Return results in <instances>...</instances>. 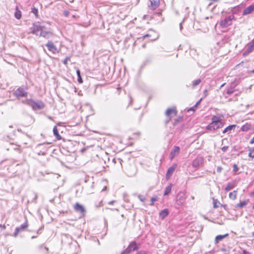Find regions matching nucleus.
Segmentation results:
<instances>
[{
	"label": "nucleus",
	"instance_id": "nucleus-1",
	"mask_svg": "<svg viewBox=\"0 0 254 254\" xmlns=\"http://www.w3.org/2000/svg\"><path fill=\"white\" fill-rule=\"evenodd\" d=\"M31 32L35 35L49 39L53 36L52 32L48 30L45 26L41 25L38 22L33 23L31 27Z\"/></svg>",
	"mask_w": 254,
	"mask_h": 254
},
{
	"label": "nucleus",
	"instance_id": "nucleus-2",
	"mask_svg": "<svg viewBox=\"0 0 254 254\" xmlns=\"http://www.w3.org/2000/svg\"><path fill=\"white\" fill-rule=\"evenodd\" d=\"M224 13H226L223 11L222 12V18L219 22V25L221 28H227L232 24V21L234 20L235 16L233 14H229L228 15H224Z\"/></svg>",
	"mask_w": 254,
	"mask_h": 254
},
{
	"label": "nucleus",
	"instance_id": "nucleus-3",
	"mask_svg": "<svg viewBox=\"0 0 254 254\" xmlns=\"http://www.w3.org/2000/svg\"><path fill=\"white\" fill-rule=\"evenodd\" d=\"M22 103L30 106L34 110L43 109L45 107V104L42 101L35 102L31 99L23 100Z\"/></svg>",
	"mask_w": 254,
	"mask_h": 254
},
{
	"label": "nucleus",
	"instance_id": "nucleus-4",
	"mask_svg": "<svg viewBox=\"0 0 254 254\" xmlns=\"http://www.w3.org/2000/svg\"><path fill=\"white\" fill-rule=\"evenodd\" d=\"M140 248V244L135 241L131 242L128 247L121 254H128L132 251H137Z\"/></svg>",
	"mask_w": 254,
	"mask_h": 254
},
{
	"label": "nucleus",
	"instance_id": "nucleus-5",
	"mask_svg": "<svg viewBox=\"0 0 254 254\" xmlns=\"http://www.w3.org/2000/svg\"><path fill=\"white\" fill-rule=\"evenodd\" d=\"M28 225L27 223V221H26V222L21 225L20 226L17 227L15 228V232L13 234V236L14 237H16L19 233L25 231L26 228L28 227Z\"/></svg>",
	"mask_w": 254,
	"mask_h": 254
},
{
	"label": "nucleus",
	"instance_id": "nucleus-6",
	"mask_svg": "<svg viewBox=\"0 0 254 254\" xmlns=\"http://www.w3.org/2000/svg\"><path fill=\"white\" fill-rule=\"evenodd\" d=\"M177 114V111L175 108H168L165 113L166 116L169 118V119L166 121V124H168L171 119L172 117L176 116Z\"/></svg>",
	"mask_w": 254,
	"mask_h": 254
},
{
	"label": "nucleus",
	"instance_id": "nucleus-7",
	"mask_svg": "<svg viewBox=\"0 0 254 254\" xmlns=\"http://www.w3.org/2000/svg\"><path fill=\"white\" fill-rule=\"evenodd\" d=\"M13 94L18 98L24 97L27 96V92L24 88L20 87L14 92Z\"/></svg>",
	"mask_w": 254,
	"mask_h": 254
},
{
	"label": "nucleus",
	"instance_id": "nucleus-8",
	"mask_svg": "<svg viewBox=\"0 0 254 254\" xmlns=\"http://www.w3.org/2000/svg\"><path fill=\"white\" fill-rule=\"evenodd\" d=\"M204 159L201 156H197V157L192 161V166L193 168H197L202 165Z\"/></svg>",
	"mask_w": 254,
	"mask_h": 254
},
{
	"label": "nucleus",
	"instance_id": "nucleus-9",
	"mask_svg": "<svg viewBox=\"0 0 254 254\" xmlns=\"http://www.w3.org/2000/svg\"><path fill=\"white\" fill-rule=\"evenodd\" d=\"M48 49L54 54L58 53V49L56 46L54 44L53 42L51 41H49L46 45Z\"/></svg>",
	"mask_w": 254,
	"mask_h": 254
},
{
	"label": "nucleus",
	"instance_id": "nucleus-10",
	"mask_svg": "<svg viewBox=\"0 0 254 254\" xmlns=\"http://www.w3.org/2000/svg\"><path fill=\"white\" fill-rule=\"evenodd\" d=\"M184 193H179L176 199V203L179 206H181L185 201L186 197Z\"/></svg>",
	"mask_w": 254,
	"mask_h": 254
},
{
	"label": "nucleus",
	"instance_id": "nucleus-11",
	"mask_svg": "<svg viewBox=\"0 0 254 254\" xmlns=\"http://www.w3.org/2000/svg\"><path fill=\"white\" fill-rule=\"evenodd\" d=\"M74 209L76 211L80 212L82 216H84L86 213L84 207L78 203L75 204Z\"/></svg>",
	"mask_w": 254,
	"mask_h": 254
},
{
	"label": "nucleus",
	"instance_id": "nucleus-12",
	"mask_svg": "<svg viewBox=\"0 0 254 254\" xmlns=\"http://www.w3.org/2000/svg\"><path fill=\"white\" fill-rule=\"evenodd\" d=\"M180 152V148L178 146H175L171 150L170 153V157L171 160H173L174 158L177 156Z\"/></svg>",
	"mask_w": 254,
	"mask_h": 254
},
{
	"label": "nucleus",
	"instance_id": "nucleus-13",
	"mask_svg": "<svg viewBox=\"0 0 254 254\" xmlns=\"http://www.w3.org/2000/svg\"><path fill=\"white\" fill-rule=\"evenodd\" d=\"M223 126V124H220V125H219V124H215H215L210 123L209 125H208L206 127V129L210 130H214L217 129V128H221Z\"/></svg>",
	"mask_w": 254,
	"mask_h": 254
},
{
	"label": "nucleus",
	"instance_id": "nucleus-14",
	"mask_svg": "<svg viewBox=\"0 0 254 254\" xmlns=\"http://www.w3.org/2000/svg\"><path fill=\"white\" fill-rule=\"evenodd\" d=\"M177 166V164H174L171 167H170L167 170L166 173V178L167 179L169 178L173 174L174 171L176 169Z\"/></svg>",
	"mask_w": 254,
	"mask_h": 254
},
{
	"label": "nucleus",
	"instance_id": "nucleus-15",
	"mask_svg": "<svg viewBox=\"0 0 254 254\" xmlns=\"http://www.w3.org/2000/svg\"><path fill=\"white\" fill-rule=\"evenodd\" d=\"M150 2V7L151 9H156L160 4V0H149Z\"/></svg>",
	"mask_w": 254,
	"mask_h": 254
},
{
	"label": "nucleus",
	"instance_id": "nucleus-16",
	"mask_svg": "<svg viewBox=\"0 0 254 254\" xmlns=\"http://www.w3.org/2000/svg\"><path fill=\"white\" fill-rule=\"evenodd\" d=\"M254 11V5L252 4L245 8L243 11L244 15L249 14Z\"/></svg>",
	"mask_w": 254,
	"mask_h": 254
},
{
	"label": "nucleus",
	"instance_id": "nucleus-17",
	"mask_svg": "<svg viewBox=\"0 0 254 254\" xmlns=\"http://www.w3.org/2000/svg\"><path fill=\"white\" fill-rule=\"evenodd\" d=\"M169 210L168 209H164L161 210L159 213V217L162 219H164L169 214Z\"/></svg>",
	"mask_w": 254,
	"mask_h": 254
},
{
	"label": "nucleus",
	"instance_id": "nucleus-18",
	"mask_svg": "<svg viewBox=\"0 0 254 254\" xmlns=\"http://www.w3.org/2000/svg\"><path fill=\"white\" fill-rule=\"evenodd\" d=\"M236 127V125H233L228 126L227 127H226L223 130V133H225L227 132H230L231 130L235 129Z\"/></svg>",
	"mask_w": 254,
	"mask_h": 254
},
{
	"label": "nucleus",
	"instance_id": "nucleus-19",
	"mask_svg": "<svg viewBox=\"0 0 254 254\" xmlns=\"http://www.w3.org/2000/svg\"><path fill=\"white\" fill-rule=\"evenodd\" d=\"M53 133L58 140H60L62 138L61 136L59 134L58 128L56 126H55L53 128Z\"/></svg>",
	"mask_w": 254,
	"mask_h": 254
},
{
	"label": "nucleus",
	"instance_id": "nucleus-20",
	"mask_svg": "<svg viewBox=\"0 0 254 254\" xmlns=\"http://www.w3.org/2000/svg\"><path fill=\"white\" fill-rule=\"evenodd\" d=\"M211 123L213 124H217L220 125V124H223L220 120V118L219 117L214 116L212 118V122Z\"/></svg>",
	"mask_w": 254,
	"mask_h": 254
},
{
	"label": "nucleus",
	"instance_id": "nucleus-21",
	"mask_svg": "<svg viewBox=\"0 0 254 254\" xmlns=\"http://www.w3.org/2000/svg\"><path fill=\"white\" fill-rule=\"evenodd\" d=\"M235 186V184L234 183H229L227 184V186L226 187L225 190L227 191L232 190Z\"/></svg>",
	"mask_w": 254,
	"mask_h": 254
},
{
	"label": "nucleus",
	"instance_id": "nucleus-22",
	"mask_svg": "<svg viewBox=\"0 0 254 254\" xmlns=\"http://www.w3.org/2000/svg\"><path fill=\"white\" fill-rule=\"evenodd\" d=\"M228 235V234H226L223 235H220L217 236L215 237V242L216 243H218L219 242H220V241L223 240L224 238L226 237Z\"/></svg>",
	"mask_w": 254,
	"mask_h": 254
},
{
	"label": "nucleus",
	"instance_id": "nucleus-23",
	"mask_svg": "<svg viewBox=\"0 0 254 254\" xmlns=\"http://www.w3.org/2000/svg\"><path fill=\"white\" fill-rule=\"evenodd\" d=\"M15 17L17 19H20L21 17V12L17 7L14 13Z\"/></svg>",
	"mask_w": 254,
	"mask_h": 254
},
{
	"label": "nucleus",
	"instance_id": "nucleus-24",
	"mask_svg": "<svg viewBox=\"0 0 254 254\" xmlns=\"http://www.w3.org/2000/svg\"><path fill=\"white\" fill-rule=\"evenodd\" d=\"M237 192L236 190H234L233 192H231L229 194V197L232 200H235L237 197Z\"/></svg>",
	"mask_w": 254,
	"mask_h": 254
},
{
	"label": "nucleus",
	"instance_id": "nucleus-25",
	"mask_svg": "<svg viewBox=\"0 0 254 254\" xmlns=\"http://www.w3.org/2000/svg\"><path fill=\"white\" fill-rule=\"evenodd\" d=\"M172 185L171 184L165 189L164 194L165 195H168L171 191Z\"/></svg>",
	"mask_w": 254,
	"mask_h": 254
},
{
	"label": "nucleus",
	"instance_id": "nucleus-26",
	"mask_svg": "<svg viewBox=\"0 0 254 254\" xmlns=\"http://www.w3.org/2000/svg\"><path fill=\"white\" fill-rule=\"evenodd\" d=\"M251 126L250 124H246L241 127V130L243 131H247L251 129Z\"/></svg>",
	"mask_w": 254,
	"mask_h": 254
},
{
	"label": "nucleus",
	"instance_id": "nucleus-27",
	"mask_svg": "<svg viewBox=\"0 0 254 254\" xmlns=\"http://www.w3.org/2000/svg\"><path fill=\"white\" fill-rule=\"evenodd\" d=\"M220 202L217 199L215 198H213V207L214 208H218L220 205Z\"/></svg>",
	"mask_w": 254,
	"mask_h": 254
},
{
	"label": "nucleus",
	"instance_id": "nucleus-28",
	"mask_svg": "<svg viewBox=\"0 0 254 254\" xmlns=\"http://www.w3.org/2000/svg\"><path fill=\"white\" fill-rule=\"evenodd\" d=\"M248 200L243 201L238 203L237 204V206L240 208L243 207L244 206H246L248 204Z\"/></svg>",
	"mask_w": 254,
	"mask_h": 254
},
{
	"label": "nucleus",
	"instance_id": "nucleus-29",
	"mask_svg": "<svg viewBox=\"0 0 254 254\" xmlns=\"http://www.w3.org/2000/svg\"><path fill=\"white\" fill-rule=\"evenodd\" d=\"M76 73L78 77L77 81L79 83H82L83 82V80L81 78V75H80V72L79 69L76 70Z\"/></svg>",
	"mask_w": 254,
	"mask_h": 254
},
{
	"label": "nucleus",
	"instance_id": "nucleus-30",
	"mask_svg": "<svg viewBox=\"0 0 254 254\" xmlns=\"http://www.w3.org/2000/svg\"><path fill=\"white\" fill-rule=\"evenodd\" d=\"M234 86H231V87L227 89L226 93L228 95H231L233 94L234 92Z\"/></svg>",
	"mask_w": 254,
	"mask_h": 254
},
{
	"label": "nucleus",
	"instance_id": "nucleus-31",
	"mask_svg": "<svg viewBox=\"0 0 254 254\" xmlns=\"http://www.w3.org/2000/svg\"><path fill=\"white\" fill-rule=\"evenodd\" d=\"M249 156L252 158H254V147L250 148L249 149Z\"/></svg>",
	"mask_w": 254,
	"mask_h": 254
},
{
	"label": "nucleus",
	"instance_id": "nucleus-32",
	"mask_svg": "<svg viewBox=\"0 0 254 254\" xmlns=\"http://www.w3.org/2000/svg\"><path fill=\"white\" fill-rule=\"evenodd\" d=\"M31 12L35 15L36 18L38 17V11L37 8L33 7L32 8Z\"/></svg>",
	"mask_w": 254,
	"mask_h": 254
},
{
	"label": "nucleus",
	"instance_id": "nucleus-33",
	"mask_svg": "<svg viewBox=\"0 0 254 254\" xmlns=\"http://www.w3.org/2000/svg\"><path fill=\"white\" fill-rule=\"evenodd\" d=\"M200 79H197L195 80L192 83V87H195L196 86L198 85L201 82Z\"/></svg>",
	"mask_w": 254,
	"mask_h": 254
},
{
	"label": "nucleus",
	"instance_id": "nucleus-34",
	"mask_svg": "<svg viewBox=\"0 0 254 254\" xmlns=\"http://www.w3.org/2000/svg\"><path fill=\"white\" fill-rule=\"evenodd\" d=\"M254 47V46H252V44L251 43L249 44V45L248 46V48L247 49V52L248 53L251 52L253 51V47Z\"/></svg>",
	"mask_w": 254,
	"mask_h": 254
},
{
	"label": "nucleus",
	"instance_id": "nucleus-35",
	"mask_svg": "<svg viewBox=\"0 0 254 254\" xmlns=\"http://www.w3.org/2000/svg\"><path fill=\"white\" fill-rule=\"evenodd\" d=\"M157 200V196H154V197H152L151 199V202H150V205H153L154 204V203L155 201H156Z\"/></svg>",
	"mask_w": 254,
	"mask_h": 254
},
{
	"label": "nucleus",
	"instance_id": "nucleus-36",
	"mask_svg": "<svg viewBox=\"0 0 254 254\" xmlns=\"http://www.w3.org/2000/svg\"><path fill=\"white\" fill-rule=\"evenodd\" d=\"M138 197L139 199V200L142 202H144L146 200L145 197L143 195L140 194L138 195Z\"/></svg>",
	"mask_w": 254,
	"mask_h": 254
},
{
	"label": "nucleus",
	"instance_id": "nucleus-37",
	"mask_svg": "<svg viewBox=\"0 0 254 254\" xmlns=\"http://www.w3.org/2000/svg\"><path fill=\"white\" fill-rule=\"evenodd\" d=\"M148 252L145 250H141L138 252L136 254H147Z\"/></svg>",
	"mask_w": 254,
	"mask_h": 254
},
{
	"label": "nucleus",
	"instance_id": "nucleus-38",
	"mask_svg": "<svg viewBox=\"0 0 254 254\" xmlns=\"http://www.w3.org/2000/svg\"><path fill=\"white\" fill-rule=\"evenodd\" d=\"M69 60H70L69 57H66L63 62L64 64L65 65H66L67 64L68 61Z\"/></svg>",
	"mask_w": 254,
	"mask_h": 254
},
{
	"label": "nucleus",
	"instance_id": "nucleus-39",
	"mask_svg": "<svg viewBox=\"0 0 254 254\" xmlns=\"http://www.w3.org/2000/svg\"><path fill=\"white\" fill-rule=\"evenodd\" d=\"M239 168L236 164H234L233 165V171L235 172H236L238 171Z\"/></svg>",
	"mask_w": 254,
	"mask_h": 254
},
{
	"label": "nucleus",
	"instance_id": "nucleus-40",
	"mask_svg": "<svg viewBox=\"0 0 254 254\" xmlns=\"http://www.w3.org/2000/svg\"><path fill=\"white\" fill-rule=\"evenodd\" d=\"M228 149V146H224L223 147H222L221 150L223 152H226Z\"/></svg>",
	"mask_w": 254,
	"mask_h": 254
},
{
	"label": "nucleus",
	"instance_id": "nucleus-41",
	"mask_svg": "<svg viewBox=\"0 0 254 254\" xmlns=\"http://www.w3.org/2000/svg\"><path fill=\"white\" fill-rule=\"evenodd\" d=\"M196 106H195V105H194L193 107H192L191 108H190L189 110L188 111H192L193 112H194L196 109Z\"/></svg>",
	"mask_w": 254,
	"mask_h": 254
},
{
	"label": "nucleus",
	"instance_id": "nucleus-42",
	"mask_svg": "<svg viewBox=\"0 0 254 254\" xmlns=\"http://www.w3.org/2000/svg\"><path fill=\"white\" fill-rule=\"evenodd\" d=\"M204 97H206L208 95V90L207 89L204 90L203 92Z\"/></svg>",
	"mask_w": 254,
	"mask_h": 254
},
{
	"label": "nucleus",
	"instance_id": "nucleus-43",
	"mask_svg": "<svg viewBox=\"0 0 254 254\" xmlns=\"http://www.w3.org/2000/svg\"><path fill=\"white\" fill-rule=\"evenodd\" d=\"M222 170V168L221 167H220V166L217 167V172H219V173L221 172Z\"/></svg>",
	"mask_w": 254,
	"mask_h": 254
},
{
	"label": "nucleus",
	"instance_id": "nucleus-44",
	"mask_svg": "<svg viewBox=\"0 0 254 254\" xmlns=\"http://www.w3.org/2000/svg\"><path fill=\"white\" fill-rule=\"evenodd\" d=\"M202 100V98H201L199 100H198L196 104H195V106H197L201 102V101Z\"/></svg>",
	"mask_w": 254,
	"mask_h": 254
},
{
	"label": "nucleus",
	"instance_id": "nucleus-45",
	"mask_svg": "<svg viewBox=\"0 0 254 254\" xmlns=\"http://www.w3.org/2000/svg\"><path fill=\"white\" fill-rule=\"evenodd\" d=\"M250 143V144L254 143V136L251 139Z\"/></svg>",
	"mask_w": 254,
	"mask_h": 254
},
{
	"label": "nucleus",
	"instance_id": "nucleus-46",
	"mask_svg": "<svg viewBox=\"0 0 254 254\" xmlns=\"http://www.w3.org/2000/svg\"><path fill=\"white\" fill-rule=\"evenodd\" d=\"M242 254H250L248 252H247L246 250H244L243 251V253Z\"/></svg>",
	"mask_w": 254,
	"mask_h": 254
},
{
	"label": "nucleus",
	"instance_id": "nucleus-47",
	"mask_svg": "<svg viewBox=\"0 0 254 254\" xmlns=\"http://www.w3.org/2000/svg\"><path fill=\"white\" fill-rule=\"evenodd\" d=\"M103 205V201L102 200L100 201L99 205L97 206V207L102 206Z\"/></svg>",
	"mask_w": 254,
	"mask_h": 254
},
{
	"label": "nucleus",
	"instance_id": "nucleus-48",
	"mask_svg": "<svg viewBox=\"0 0 254 254\" xmlns=\"http://www.w3.org/2000/svg\"><path fill=\"white\" fill-rule=\"evenodd\" d=\"M150 35L149 34H147L144 35L143 36V38H147V37H150Z\"/></svg>",
	"mask_w": 254,
	"mask_h": 254
},
{
	"label": "nucleus",
	"instance_id": "nucleus-49",
	"mask_svg": "<svg viewBox=\"0 0 254 254\" xmlns=\"http://www.w3.org/2000/svg\"><path fill=\"white\" fill-rule=\"evenodd\" d=\"M220 206L223 207L224 209H226V207H227V205L226 204H220Z\"/></svg>",
	"mask_w": 254,
	"mask_h": 254
},
{
	"label": "nucleus",
	"instance_id": "nucleus-50",
	"mask_svg": "<svg viewBox=\"0 0 254 254\" xmlns=\"http://www.w3.org/2000/svg\"><path fill=\"white\" fill-rule=\"evenodd\" d=\"M0 227H1L3 230L6 228V226L4 225H0Z\"/></svg>",
	"mask_w": 254,
	"mask_h": 254
},
{
	"label": "nucleus",
	"instance_id": "nucleus-51",
	"mask_svg": "<svg viewBox=\"0 0 254 254\" xmlns=\"http://www.w3.org/2000/svg\"><path fill=\"white\" fill-rule=\"evenodd\" d=\"M64 13L65 16H67L68 15L69 12L68 11H64Z\"/></svg>",
	"mask_w": 254,
	"mask_h": 254
},
{
	"label": "nucleus",
	"instance_id": "nucleus-52",
	"mask_svg": "<svg viewBox=\"0 0 254 254\" xmlns=\"http://www.w3.org/2000/svg\"><path fill=\"white\" fill-rule=\"evenodd\" d=\"M252 46H254V39L252 41L251 43Z\"/></svg>",
	"mask_w": 254,
	"mask_h": 254
},
{
	"label": "nucleus",
	"instance_id": "nucleus-53",
	"mask_svg": "<svg viewBox=\"0 0 254 254\" xmlns=\"http://www.w3.org/2000/svg\"><path fill=\"white\" fill-rule=\"evenodd\" d=\"M179 122V120L175 121V122L174 123L173 125H176Z\"/></svg>",
	"mask_w": 254,
	"mask_h": 254
},
{
	"label": "nucleus",
	"instance_id": "nucleus-54",
	"mask_svg": "<svg viewBox=\"0 0 254 254\" xmlns=\"http://www.w3.org/2000/svg\"><path fill=\"white\" fill-rule=\"evenodd\" d=\"M114 202V200L111 201H110V202H109V204H113Z\"/></svg>",
	"mask_w": 254,
	"mask_h": 254
},
{
	"label": "nucleus",
	"instance_id": "nucleus-55",
	"mask_svg": "<svg viewBox=\"0 0 254 254\" xmlns=\"http://www.w3.org/2000/svg\"><path fill=\"white\" fill-rule=\"evenodd\" d=\"M226 84V83H224L223 84H222L221 86V87L224 86L225 85V84Z\"/></svg>",
	"mask_w": 254,
	"mask_h": 254
},
{
	"label": "nucleus",
	"instance_id": "nucleus-56",
	"mask_svg": "<svg viewBox=\"0 0 254 254\" xmlns=\"http://www.w3.org/2000/svg\"><path fill=\"white\" fill-rule=\"evenodd\" d=\"M145 46H146L145 44H143L142 45V47L144 48H145Z\"/></svg>",
	"mask_w": 254,
	"mask_h": 254
},
{
	"label": "nucleus",
	"instance_id": "nucleus-57",
	"mask_svg": "<svg viewBox=\"0 0 254 254\" xmlns=\"http://www.w3.org/2000/svg\"><path fill=\"white\" fill-rule=\"evenodd\" d=\"M106 189V187H105L103 189L102 191H104Z\"/></svg>",
	"mask_w": 254,
	"mask_h": 254
},
{
	"label": "nucleus",
	"instance_id": "nucleus-58",
	"mask_svg": "<svg viewBox=\"0 0 254 254\" xmlns=\"http://www.w3.org/2000/svg\"><path fill=\"white\" fill-rule=\"evenodd\" d=\"M36 238V236H32V237H31V238H32V239H34V238Z\"/></svg>",
	"mask_w": 254,
	"mask_h": 254
},
{
	"label": "nucleus",
	"instance_id": "nucleus-59",
	"mask_svg": "<svg viewBox=\"0 0 254 254\" xmlns=\"http://www.w3.org/2000/svg\"><path fill=\"white\" fill-rule=\"evenodd\" d=\"M252 236L254 237V231L252 233Z\"/></svg>",
	"mask_w": 254,
	"mask_h": 254
},
{
	"label": "nucleus",
	"instance_id": "nucleus-60",
	"mask_svg": "<svg viewBox=\"0 0 254 254\" xmlns=\"http://www.w3.org/2000/svg\"><path fill=\"white\" fill-rule=\"evenodd\" d=\"M118 160H119L120 163H121V161H122V160L121 159H119Z\"/></svg>",
	"mask_w": 254,
	"mask_h": 254
},
{
	"label": "nucleus",
	"instance_id": "nucleus-61",
	"mask_svg": "<svg viewBox=\"0 0 254 254\" xmlns=\"http://www.w3.org/2000/svg\"><path fill=\"white\" fill-rule=\"evenodd\" d=\"M179 120H182V118L181 117L179 118Z\"/></svg>",
	"mask_w": 254,
	"mask_h": 254
},
{
	"label": "nucleus",
	"instance_id": "nucleus-62",
	"mask_svg": "<svg viewBox=\"0 0 254 254\" xmlns=\"http://www.w3.org/2000/svg\"><path fill=\"white\" fill-rule=\"evenodd\" d=\"M252 71L253 73H254V69Z\"/></svg>",
	"mask_w": 254,
	"mask_h": 254
}]
</instances>
